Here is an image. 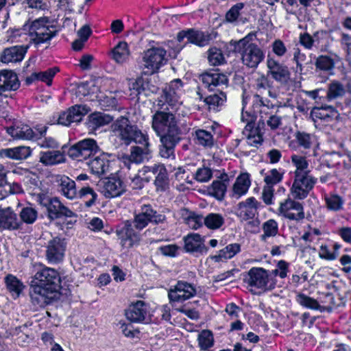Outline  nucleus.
I'll return each instance as SVG.
<instances>
[{
    "label": "nucleus",
    "instance_id": "obj_1",
    "mask_svg": "<svg viewBox=\"0 0 351 351\" xmlns=\"http://www.w3.org/2000/svg\"><path fill=\"white\" fill-rule=\"evenodd\" d=\"M157 110L152 116V128L160 136V156L164 158H174L176 145L180 141L181 130L176 116L171 111Z\"/></svg>",
    "mask_w": 351,
    "mask_h": 351
},
{
    "label": "nucleus",
    "instance_id": "obj_2",
    "mask_svg": "<svg viewBox=\"0 0 351 351\" xmlns=\"http://www.w3.org/2000/svg\"><path fill=\"white\" fill-rule=\"evenodd\" d=\"M167 217L163 213H158L150 204H144L141 207L139 213L134 215L133 220H126L123 226L116 232L121 240L122 247L130 248L140 241L139 231L145 228L149 223H163Z\"/></svg>",
    "mask_w": 351,
    "mask_h": 351
},
{
    "label": "nucleus",
    "instance_id": "obj_3",
    "mask_svg": "<svg viewBox=\"0 0 351 351\" xmlns=\"http://www.w3.org/2000/svg\"><path fill=\"white\" fill-rule=\"evenodd\" d=\"M36 284L30 287L31 302L36 307H44L60 296V276L54 269L45 267L34 276Z\"/></svg>",
    "mask_w": 351,
    "mask_h": 351
},
{
    "label": "nucleus",
    "instance_id": "obj_4",
    "mask_svg": "<svg viewBox=\"0 0 351 351\" xmlns=\"http://www.w3.org/2000/svg\"><path fill=\"white\" fill-rule=\"evenodd\" d=\"M200 79L206 88L210 91L215 92L206 97L204 101L209 108L215 110L226 101V94L223 88H227L228 80L226 75L219 71L206 72L201 75Z\"/></svg>",
    "mask_w": 351,
    "mask_h": 351
},
{
    "label": "nucleus",
    "instance_id": "obj_5",
    "mask_svg": "<svg viewBox=\"0 0 351 351\" xmlns=\"http://www.w3.org/2000/svg\"><path fill=\"white\" fill-rule=\"evenodd\" d=\"M110 130L125 145H130L132 142L142 144L145 141V134L125 116L118 117L111 124Z\"/></svg>",
    "mask_w": 351,
    "mask_h": 351
},
{
    "label": "nucleus",
    "instance_id": "obj_6",
    "mask_svg": "<svg viewBox=\"0 0 351 351\" xmlns=\"http://www.w3.org/2000/svg\"><path fill=\"white\" fill-rule=\"evenodd\" d=\"M166 51L162 48L153 47L144 52L141 67L145 75H152L167 62Z\"/></svg>",
    "mask_w": 351,
    "mask_h": 351
},
{
    "label": "nucleus",
    "instance_id": "obj_7",
    "mask_svg": "<svg viewBox=\"0 0 351 351\" xmlns=\"http://www.w3.org/2000/svg\"><path fill=\"white\" fill-rule=\"evenodd\" d=\"M47 17H40L32 22L29 26L31 40L36 45L50 40L56 35V30L53 26L48 25Z\"/></svg>",
    "mask_w": 351,
    "mask_h": 351
},
{
    "label": "nucleus",
    "instance_id": "obj_8",
    "mask_svg": "<svg viewBox=\"0 0 351 351\" xmlns=\"http://www.w3.org/2000/svg\"><path fill=\"white\" fill-rule=\"evenodd\" d=\"M245 281L250 287H254L263 291L273 290L276 279L269 277L268 271L262 267H252L247 272Z\"/></svg>",
    "mask_w": 351,
    "mask_h": 351
},
{
    "label": "nucleus",
    "instance_id": "obj_9",
    "mask_svg": "<svg viewBox=\"0 0 351 351\" xmlns=\"http://www.w3.org/2000/svg\"><path fill=\"white\" fill-rule=\"evenodd\" d=\"M99 152L97 142L92 138H86L70 147L67 154L73 159L86 160Z\"/></svg>",
    "mask_w": 351,
    "mask_h": 351
},
{
    "label": "nucleus",
    "instance_id": "obj_10",
    "mask_svg": "<svg viewBox=\"0 0 351 351\" xmlns=\"http://www.w3.org/2000/svg\"><path fill=\"white\" fill-rule=\"evenodd\" d=\"M45 258L50 264L61 263L64 257L66 243L59 237H52L45 245Z\"/></svg>",
    "mask_w": 351,
    "mask_h": 351
},
{
    "label": "nucleus",
    "instance_id": "obj_11",
    "mask_svg": "<svg viewBox=\"0 0 351 351\" xmlns=\"http://www.w3.org/2000/svg\"><path fill=\"white\" fill-rule=\"evenodd\" d=\"M234 51L240 54L242 63L249 69H256L265 58V53L258 45L237 47Z\"/></svg>",
    "mask_w": 351,
    "mask_h": 351
},
{
    "label": "nucleus",
    "instance_id": "obj_12",
    "mask_svg": "<svg viewBox=\"0 0 351 351\" xmlns=\"http://www.w3.org/2000/svg\"><path fill=\"white\" fill-rule=\"evenodd\" d=\"M317 179L306 172L302 174L296 173L293 184L291 187V192L296 199H304L311 190L313 188Z\"/></svg>",
    "mask_w": 351,
    "mask_h": 351
},
{
    "label": "nucleus",
    "instance_id": "obj_13",
    "mask_svg": "<svg viewBox=\"0 0 351 351\" xmlns=\"http://www.w3.org/2000/svg\"><path fill=\"white\" fill-rule=\"evenodd\" d=\"M267 75L271 77L281 85L288 84L291 79V73L287 66L280 63L274 58L269 56L267 59Z\"/></svg>",
    "mask_w": 351,
    "mask_h": 351
},
{
    "label": "nucleus",
    "instance_id": "obj_14",
    "mask_svg": "<svg viewBox=\"0 0 351 351\" xmlns=\"http://www.w3.org/2000/svg\"><path fill=\"white\" fill-rule=\"evenodd\" d=\"M196 293V289L192 284L180 280L169 289L168 297L171 302H183L195 296Z\"/></svg>",
    "mask_w": 351,
    "mask_h": 351
},
{
    "label": "nucleus",
    "instance_id": "obj_15",
    "mask_svg": "<svg viewBox=\"0 0 351 351\" xmlns=\"http://www.w3.org/2000/svg\"><path fill=\"white\" fill-rule=\"evenodd\" d=\"M20 81L16 73L11 70L0 71V95L8 97L9 93L20 87Z\"/></svg>",
    "mask_w": 351,
    "mask_h": 351
},
{
    "label": "nucleus",
    "instance_id": "obj_16",
    "mask_svg": "<svg viewBox=\"0 0 351 351\" xmlns=\"http://www.w3.org/2000/svg\"><path fill=\"white\" fill-rule=\"evenodd\" d=\"M278 210L281 215L290 220L300 221L305 217L302 204L290 198L280 203Z\"/></svg>",
    "mask_w": 351,
    "mask_h": 351
},
{
    "label": "nucleus",
    "instance_id": "obj_17",
    "mask_svg": "<svg viewBox=\"0 0 351 351\" xmlns=\"http://www.w3.org/2000/svg\"><path fill=\"white\" fill-rule=\"evenodd\" d=\"M90 108L86 105H75L66 111L62 112L58 122L62 125H69L73 122H80L84 116L87 114Z\"/></svg>",
    "mask_w": 351,
    "mask_h": 351
},
{
    "label": "nucleus",
    "instance_id": "obj_18",
    "mask_svg": "<svg viewBox=\"0 0 351 351\" xmlns=\"http://www.w3.org/2000/svg\"><path fill=\"white\" fill-rule=\"evenodd\" d=\"M125 191L126 186L119 177L112 176L102 181L101 193L106 198L119 197Z\"/></svg>",
    "mask_w": 351,
    "mask_h": 351
},
{
    "label": "nucleus",
    "instance_id": "obj_19",
    "mask_svg": "<svg viewBox=\"0 0 351 351\" xmlns=\"http://www.w3.org/2000/svg\"><path fill=\"white\" fill-rule=\"evenodd\" d=\"M143 147L132 146L130 149V154L123 157V162L130 169V163H141L144 158L150 153L149 149V143L145 135V141L141 144Z\"/></svg>",
    "mask_w": 351,
    "mask_h": 351
},
{
    "label": "nucleus",
    "instance_id": "obj_20",
    "mask_svg": "<svg viewBox=\"0 0 351 351\" xmlns=\"http://www.w3.org/2000/svg\"><path fill=\"white\" fill-rule=\"evenodd\" d=\"M311 117L314 121L319 119L326 123H329L337 120L339 117V114L335 108L330 106H324L314 107L311 110Z\"/></svg>",
    "mask_w": 351,
    "mask_h": 351
},
{
    "label": "nucleus",
    "instance_id": "obj_21",
    "mask_svg": "<svg viewBox=\"0 0 351 351\" xmlns=\"http://www.w3.org/2000/svg\"><path fill=\"white\" fill-rule=\"evenodd\" d=\"M184 249L187 252L203 254L208 251L204 239L199 234H189L184 237Z\"/></svg>",
    "mask_w": 351,
    "mask_h": 351
},
{
    "label": "nucleus",
    "instance_id": "obj_22",
    "mask_svg": "<svg viewBox=\"0 0 351 351\" xmlns=\"http://www.w3.org/2000/svg\"><path fill=\"white\" fill-rule=\"evenodd\" d=\"M47 209L48 216L51 219H58L63 216L66 217L76 216L72 210L62 204L58 197L51 199Z\"/></svg>",
    "mask_w": 351,
    "mask_h": 351
},
{
    "label": "nucleus",
    "instance_id": "obj_23",
    "mask_svg": "<svg viewBox=\"0 0 351 351\" xmlns=\"http://www.w3.org/2000/svg\"><path fill=\"white\" fill-rule=\"evenodd\" d=\"M0 228L10 230L21 229V221L9 207L0 209Z\"/></svg>",
    "mask_w": 351,
    "mask_h": 351
},
{
    "label": "nucleus",
    "instance_id": "obj_24",
    "mask_svg": "<svg viewBox=\"0 0 351 351\" xmlns=\"http://www.w3.org/2000/svg\"><path fill=\"white\" fill-rule=\"evenodd\" d=\"M27 50V46L16 45L5 48L0 57V60L3 63L21 62Z\"/></svg>",
    "mask_w": 351,
    "mask_h": 351
},
{
    "label": "nucleus",
    "instance_id": "obj_25",
    "mask_svg": "<svg viewBox=\"0 0 351 351\" xmlns=\"http://www.w3.org/2000/svg\"><path fill=\"white\" fill-rule=\"evenodd\" d=\"M30 154L29 147L25 146L0 149V157L5 159L21 160L26 159Z\"/></svg>",
    "mask_w": 351,
    "mask_h": 351
},
{
    "label": "nucleus",
    "instance_id": "obj_26",
    "mask_svg": "<svg viewBox=\"0 0 351 351\" xmlns=\"http://www.w3.org/2000/svg\"><path fill=\"white\" fill-rule=\"evenodd\" d=\"M147 313L145 304L143 301H138L130 306L125 311V316L132 322H141L145 319Z\"/></svg>",
    "mask_w": 351,
    "mask_h": 351
},
{
    "label": "nucleus",
    "instance_id": "obj_27",
    "mask_svg": "<svg viewBox=\"0 0 351 351\" xmlns=\"http://www.w3.org/2000/svg\"><path fill=\"white\" fill-rule=\"evenodd\" d=\"M113 117L109 114L101 112H94L88 117L86 125L90 130H95L98 128L110 123Z\"/></svg>",
    "mask_w": 351,
    "mask_h": 351
},
{
    "label": "nucleus",
    "instance_id": "obj_28",
    "mask_svg": "<svg viewBox=\"0 0 351 351\" xmlns=\"http://www.w3.org/2000/svg\"><path fill=\"white\" fill-rule=\"evenodd\" d=\"M93 173L101 176L106 173L109 170V161L106 156L102 154L95 157L87 162Z\"/></svg>",
    "mask_w": 351,
    "mask_h": 351
},
{
    "label": "nucleus",
    "instance_id": "obj_29",
    "mask_svg": "<svg viewBox=\"0 0 351 351\" xmlns=\"http://www.w3.org/2000/svg\"><path fill=\"white\" fill-rule=\"evenodd\" d=\"M265 122L263 116L261 117L258 121L257 128H252L250 130L243 131V134L247 136V143L250 146L257 147L263 142V136L260 132V128L261 126H264Z\"/></svg>",
    "mask_w": 351,
    "mask_h": 351
},
{
    "label": "nucleus",
    "instance_id": "obj_30",
    "mask_svg": "<svg viewBox=\"0 0 351 351\" xmlns=\"http://www.w3.org/2000/svg\"><path fill=\"white\" fill-rule=\"evenodd\" d=\"M59 191L68 199H73L78 195L74 180L67 176H63L60 180Z\"/></svg>",
    "mask_w": 351,
    "mask_h": 351
},
{
    "label": "nucleus",
    "instance_id": "obj_31",
    "mask_svg": "<svg viewBox=\"0 0 351 351\" xmlns=\"http://www.w3.org/2000/svg\"><path fill=\"white\" fill-rule=\"evenodd\" d=\"M250 180L248 173L241 174L236 180L233 185V197L237 198L240 197L241 195L245 194L250 186Z\"/></svg>",
    "mask_w": 351,
    "mask_h": 351
},
{
    "label": "nucleus",
    "instance_id": "obj_32",
    "mask_svg": "<svg viewBox=\"0 0 351 351\" xmlns=\"http://www.w3.org/2000/svg\"><path fill=\"white\" fill-rule=\"evenodd\" d=\"M134 89L137 90L138 94L144 93L145 95L149 96L151 93H157L158 88L152 82V79L141 77L136 81Z\"/></svg>",
    "mask_w": 351,
    "mask_h": 351
},
{
    "label": "nucleus",
    "instance_id": "obj_33",
    "mask_svg": "<svg viewBox=\"0 0 351 351\" xmlns=\"http://www.w3.org/2000/svg\"><path fill=\"white\" fill-rule=\"evenodd\" d=\"M64 155L60 151H47L40 154V162L45 165H53L64 161Z\"/></svg>",
    "mask_w": 351,
    "mask_h": 351
},
{
    "label": "nucleus",
    "instance_id": "obj_34",
    "mask_svg": "<svg viewBox=\"0 0 351 351\" xmlns=\"http://www.w3.org/2000/svg\"><path fill=\"white\" fill-rule=\"evenodd\" d=\"M165 102L171 106L172 109L176 107L180 104L178 93L175 90L165 87L162 90V94L158 100V105L163 106Z\"/></svg>",
    "mask_w": 351,
    "mask_h": 351
},
{
    "label": "nucleus",
    "instance_id": "obj_35",
    "mask_svg": "<svg viewBox=\"0 0 351 351\" xmlns=\"http://www.w3.org/2000/svg\"><path fill=\"white\" fill-rule=\"evenodd\" d=\"M112 58L117 63H123L127 61L130 56L128 45L125 42H120L112 49Z\"/></svg>",
    "mask_w": 351,
    "mask_h": 351
},
{
    "label": "nucleus",
    "instance_id": "obj_36",
    "mask_svg": "<svg viewBox=\"0 0 351 351\" xmlns=\"http://www.w3.org/2000/svg\"><path fill=\"white\" fill-rule=\"evenodd\" d=\"M210 39V35L208 34L192 29H189V43L204 47L209 44Z\"/></svg>",
    "mask_w": 351,
    "mask_h": 351
},
{
    "label": "nucleus",
    "instance_id": "obj_37",
    "mask_svg": "<svg viewBox=\"0 0 351 351\" xmlns=\"http://www.w3.org/2000/svg\"><path fill=\"white\" fill-rule=\"evenodd\" d=\"M7 132L12 136L18 138L31 139L34 136V132L32 128L27 125L11 126L7 128Z\"/></svg>",
    "mask_w": 351,
    "mask_h": 351
},
{
    "label": "nucleus",
    "instance_id": "obj_38",
    "mask_svg": "<svg viewBox=\"0 0 351 351\" xmlns=\"http://www.w3.org/2000/svg\"><path fill=\"white\" fill-rule=\"evenodd\" d=\"M226 182H228V180L213 181L211 186L208 188V193L216 199L221 200L227 189Z\"/></svg>",
    "mask_w": 351,
    "mask_h": 351
},
{
    "label": "nucleus",
    "instance_id": "obj_39",
    "mask_svg": "<svg viewBox=\"0 0 351 351\" xmlns=\"http://www.w3.org/2000/svg\"><path fill=\"white\" fill-rule=\"evenodd\" d=\"M204 223L209 229H219L224 223V218L219 213H209L204 217Z\"/></svg>",
    "mask_w": 351,
    "mask_h": 351
},
{
    "label": "nucleus",
    "instance_id": "obj_40",
    "mask_svg": "<svg viewBox=\"0 0 351 351\" xmlns=\"http://www.w3.org/2000/svg\"><path fill=\"white\" fill-rule=\"evenodd\" d=\"M77 196L84 199L85 206L86 207H90L93 206L97 197V193L90 186L82 187L78 192Z\"/></svg>",
    "mask_w": 351,
    "mask_h": 351
},
{
    "label": "nucleus",
    "instance_id": "obj_41",
    "mask_svg": "<svg viewBox=\"0 0 351 351\" xmlns=\"http://www.w3.org/2000/svg\"><path fill=\"white\" fill-rule=\"evenodd\" d=\"M291 160L296 168L294 172L295 176H296V173L302 174L306 172L309 173V171L308 170V163L305 156L298 154H293L291 156Z\"/></svg>",
    "mask_w": 351,
    "mask_h": 351
},
{
    "label": "nucleus",
    "instance_id": "obj_42",
    "mask_svg": "<svg viewBox=\"0 0 351 351\" xmlns=\"http://www.w3.org/2000/svg\"><path fill=\"white\" fill-rule=\"evenodd\" d=\"M197 143L205 147H211L214 145L213 134L205 130H197L195 131Z\"/></svg>",
    "mask_w": 351,
    "mask_h": 351
},
{
    "label": "nucleus",
    "instance_id": "obj_43",
    "mask_svg": "<svg viewBox=\"0 0 351 351\" xmlns=\"http://www.w3.org/2000/svg\"><path fill=\"white\" fill-rule=\"evenodd\" d=\"M198 343L201 350H207L214 345L213 332L208 330H203L198 335Z\"/></svg>",
    "mask_w": 351,
    "mask_h": 351
},
{
    "label": "nucleus",
    "instance_id": "obj_44",
    "mask_svg": "<svg viewBox=\"0 0 351 351\" xmlns=\"http://www.w3.org/2000/svg\"><path fill=\"white\" fill-rule=\"evenodd\" d=\"M240 251V245L238 243H232L227 245L221 250L219 254L214 256L216 261H220L222 258L225 259L232 258L237 253Z\"/></svg>",
    "mask_w": 351,
    "mask_h": 351
},
{
    "label": "nucleus",
    "instance_id": "obj_45",
    "mask_svg": "<svg viewBox=\"0 0 351 351\" xmlns=\"http://www.w3.org/2000/svg\"><path fill=\"white\" fill-rule=\"evenodd\" d=\"M264 234L261 235V240L265 241L266 239L275 237L278 232V225L274 219H269L263 224Z\"/></svg>",
    "mask_w": 351,
    "mask_h": 351
},
{
    "label": "nucleus",
    "instance_id": "obj_46",
    "mask_svg": "<svg viewBox=\"0 0 351 351\" xmlns=\"http://www.w3.org/2000/svg\"><path fill=\"white\" fill-rule=\"evenodd\" d=\"M315 64L316 70L329 71L334 68L335 62L330 56L322 55L316 58Z\"/></svg>",
    "mask_w": 351,
    "mask_h": 351
},
{
    "label": "nucleus",
    "instance_id": "obj_47",
    "mask_svg": "<svg viewBox=\"0 0 351 351\" xmlns=\"http://www.w3.org/2000/svg\"><path fill=\"white\" fill-rule=\"evenodd\" d=\"M283 175V170L272 169L265 174L264 181L267 185L273 186L282 181Z\"/></svg>",
    "mask_w": 351,
    "mask_h": 351
},
{
    "label": "nucleus",
    "instance_id": "obj_48",
    "mask_svg": "<svg viewBox=\"0 0 351 351\" xmlns=\"http://www.w3.org/2000/svg\"><path fill=\"white\" fill-rule=\"evenodd\" d=\"M5 282L7 286L8 289L14 294L16 296H19L20 293L21 292L23 285V283L16 278V277L9 274L5 278Z\"/></svg>",
    "mask_w": 351,
    "mask_h": 351
},
{
    "label": "nucleus",
    "instance_id": "obj_49",
    "mask_svg": "<svg viewBox=\"0 0 351 351\" xmlns=\"http://www.w3.org/2000/svg\"><path fill=\"white\" fill-rule=\"evenodd\" d=\"M345 93L346 90L343 85L337 81H334L328 86L327 98L328 99H336L342 97Z\"/></svg>",
    "mask_w": 351,
    "mask_h": 351
},
{
    "label": "nucleus",
    "instance_id": "obj_50",
    "mask_svg": "<svg viewBox=\"0 0 351 351\" xmlns=\"http://www.w3.org/2000/svg\"><path fill=\"white\" fill-rule=\"evenodd\" d=\"M296 301L300 305L308 308L319 310L322 308V306L319 304V302L315 299L306 295L304 293H299L297 295Z\"/></svg>",
    "mask_w": 351,
    "mask_h": 351
},
{
    "label": "nucleus",
    "instance_id": "obj_51",
    "mask_svg": "<svg viewBox=\"0 0 351 351\" xmlns=\"http://www.w3.org/2000/svg\"><path fill=\"white\" fill-rule=\"evenodd\" d=\"M37 211L32 207H25L20 212V221H21V226L23 223L27 224L33 223L37 218Z\"/></svg>",
    "mask_w": 351,
    "mask_h": 351
},
{
    "label": "nucleus",
    "instance_id": "obj_52",
    "mask_svg": "<svg viewBox=\"0 0 351 351\" xmlns=\"http://www.w3.org/2000/svg\"><path fill=\"white\" fill-rule=\"evenodd\" d=\"M256 37V32H250L247 35H246L244 38L239 40H231L230 45L233 46L234 48L237 47H252V46H257L256 43L253 41Z\"/></svg>",
    "mask_w": 351,
    "mask_h": 351
},
{
    "label": "nucleus",
    "instance_id": "obj_53",
    "mask_svg": "<svg viewBox=\"0 0 351 351\" xmlns=\"http://www.w3.org/2000/svg\"><path fill=\"white\" fill-rule=\"evenodd\" d=\"M256 213L257 210H255L254 208L247 207L244 204H238L237 205V215L241 220L246 221L253 219Z\"/></svg>",
    "mask_w": 351,
    "mask_h": 351
},
{
    "label": "nucleus",
    "instance_id": "obj_54",
    "mask_svg": "<svg viewBox=\"0 0 351 351\" xmlns=\"http://www.w3.org/2000/svg\"><path fill=\"white\" fill-rule=\"evenodd\" d=\"M154 184L157 191H165L168 188L169 178L166 168L160 170V172L156 175Z\"/></svg>",
    "mask_w": 351,
    "mask_h": 351
},
{
    "label": "nucleus",
    "instance_id": "obj_55",
    "mask_svg": "<svg viewBox=\"0 0 351 351\" xmlns=\"http://www.w3.org/2000/svg\"><path fill=\"white\" fill-rule=\"evenodd\" d=\"M327 208L331 210L337 211L342 208L343 201L337 195H331L325 197Z\"/></svg>",
    "mask_w": 351,
    "mask_h": 351
},
{
    "label": "nucleus",
    "instance_id": "obj_56",
    "mask_svg": "<svg viewBox=\"0 0 351 351\" xmlns=\"http://www.w3.org/2000/svg\"><path fill=\"white\" fill-rule=\"evenodd\" d=\"M295 139L298 144L304 149H309L313 143L311 135L303 132H296Z\"/></svg>",
    "mask_w": 351,
    "mask_h": 351
},
{
    "label": "nucleus",
    "instance_id": "obj_57",
    "mask_svg": "<svg viewBox=\"0 0 351 351\" xmlns=\"http://www.w3.org/2000/svg\"><path fill=\"white\" fill-rule=\"evenodd\" d=\"M213 177V172L208 167L199 168L195 175V178L200 182H206Z\"/></svg>",
    "mask_w": 351,
    "mask_h": 351
},
{
    "label": "nucleus",
    "instance_id": "obj_58",
    "mask_svg": "<svg viewBox=\"0 0 351 351\" xmlns=\"http://www.w3.org/2000/svg\"><path fill=\"white\" fill-rule=\"evenodd\" d=\"M243 3H238L233 5L226 13V19L228 22H234L240 15V11L243 8Z\"/></svg>",
    "mask_w": 351,
    "mask_h": 351
},
{
    "label": "nucleus",
    "instance_id": "obj_59",
    "mask_svg": "<svg viewBox=\"0 0 351 351\" xmlns=\"http://www.w3.org/2000/svg\"><path fill=\"white\" fill-rule=\"evenodd\" d=\"M27 328L25 325L16 328L14 335L16 336L15 341L21 346L28 342L29 335L25 332Z\"/></svg>",
    "mask_w": 351,
    "mask_h": 351
},
{
    "label": "nucleus",
    "instance_id": "obj_60",
    "mask_svg": "<svg viewBox=\"0 0 351 351\" xmlns=\"http://www.w3.org/2000/svg\"><path fill=\"white\" fill-rule=\"evenodd\" d=\"M58 71V69L54 67L43 72L37 73L38 80L46 82L47 85H51L52 79Z\"/></svg>",
    "mask_w": 351,
    "mask_h": 351
},
{
    "label": "nucleus",
    "instance_id": "obj_61",
    "mask_svg": "<svg viewBox=\"0 0 351 351\" xmlns=\"http://www.w3.org/2000/svg\"><path fill=\"white\" fill-rule=\"evenodd\" d=\"M208 59L210 64L215 66L223 62V56L219 49L215 48L209 50Z\"/></svg>",
    "mask_w": 351,
    "mask_h": 351
},
{
    "label": "nucleus",
    "instance_id": "obj_62",
    "mask_svg": "<svg viewBox=\"0 0 351 351\" xmlns=\"http://www.w3.org/2000/svg\"><path fill=\"white\" fill-rule=\"evenodd\" d=\"M100 104L105 108L106 110H109L110 109L117 108V99L112 96H105L103 99H100Z\"/></svg>",
    "mask_w": 351,
    "mask_h": 351
},
{
    "label": "nucleus",
    "instance_id": "obj_63",
    "mask_svg": "<svg viewBox=\"0 0 351 351\" xmlns=\"http://www.w3.org/2000/svg\"><path fill=\"white\" fill-rule=\"evenodd\" d=\"M272 51L278 56L282 57L287 52V48L280 40H276L272 44Z\"/></svg>",
    "mask_w": 351,
    "mask_h": 351
},
{
    "label": "nucleus",
    "instance_id": "obj_64",
    "mask_svg": "<svg viewBox=\"0 0 351 351\" xmlns=\"http://www.w3.org/2000/svg\"><path fill=\"white\" fill-rule=\"evenodd\" d=\"M274 188L271 186L266 185L264 186L262 193V198L263 202L267 204L270 205L272 204V198L274 196Z\"/></svg>",
    "mask_w": 351,
    "mask_h": 351
}]
</instances>
